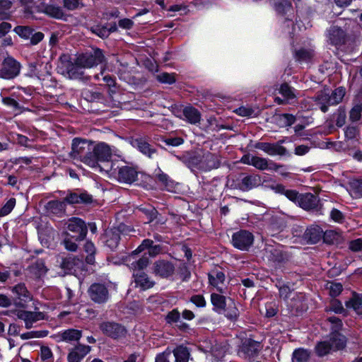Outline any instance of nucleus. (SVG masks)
<instances>
[{
	"label": "nucleus",
	"instance_id": "obj_16",
	"mask_svg": "<svg viewBox=\"0 0 362 362\" xmlns=\"http://www.w3.org/2000/svg\"><path fill=\"white\" fill-rule=\"evenodd\" d=\"M153 273L161 278H167L171 276L175 270L173 264L166 260L159 259L153 263Z\"/></svg>",
	"mask_w": 362,
	"mask_h": 362
},
{
	"label": "nucleus",
	"instance_id": "obj_21",
	"mask_svg": "<svg viewBox=\"0 0 362 362\" xmlns=\"http://www.w3.org/2000/svg\"><path fill=\"white\" fill-rule=\"evenodd\" d=\"M319 202L320 200L317 196L311 193H305L300 194L298 204L301 208L305 210H310L316 209Z\"/></svg>",
	"mask_w": 362,
	"mask_h": 362
},
{
	"label": "nucleus",
	"instance_id": "obj_13",
	"mask_svg": "<svg viewBox=\"0 0 362 362\" xmlns=\"http://www.w3.org/2000/svg\"><path fill=\"white\" fill-rule=\"evenodd\" d=\"M100 328L103 334L113 339L124 337L127 334L126 329L123 326L115 322H103L100 325Z\"/></svg>",
	"mask_w": 362,
	"mask_h": 362
},
{
	"label": "nucleus",
	"instance_id": "obj_48",
	"mask_svg": "<svg viewBox=\"0 0 362 362\" xmlns=\"http://www.w3.org/2000/svg\"><path fill=\"white\" fill-rule=\"evenodd\" d=\"M84 250L88 254L86 256V262L90 264H93L95 262L94 254L95 252V247L93 243L86 242L84 245Z\"/></svg>",
	"mask_w": 362,
	"mask_h": 362
},
{
	"label": "nucleus",
	"instance_id": "obj_57",
	"mask_svg": "<svg viewBox=\"0 0 362 362\" xmlns=\"http://www.w3.org/2000/svg\"><path fill=\"white\" fill-rule=\"evenodd\" d=\"M157 178L158 181L163 185L167 190H171L173 187V182L169 179V177L166 174L163 173H159L157 175Z\"/></svg>",
	"mask_w": 362,
	"mask_h": 362
},
{
	"label": "nucleus",
	"instance_id": "obj_10",
	"mask_svg": "<svg viewBox=\"0 0 362 362\" xmlns=\"http://www.w3.org/2000/svg\"><path fill=\"white\" fill-rule=\"evenodd\" d=\"M253 242L254 235L252 233L245 230H240L233 233L232 236L233 245L243 251L248 250L253 244Z\"/></svg>",
	"mask_w": 362,
	"mask_h": 362
},
{
	"label": "nucleus",
	"instance_id": "obj_36",
	"mask_svg": "<svg viewBox=\"0 0 362 362\" xmlns=\"http://www.w3.org/2000/svg\"><path fill=\"white\" fill-rule=\"evenodd\" d=\"M225 312V316L230 320L235 321L239 316V311L236 307L234 300L229 298L228 303L223 310Z\"/></svg>",
	"mask_w": 362,
	"mask_h": 362
},
{
	"label": "nucleus",
	"instance_id": "obj_29",
	"mask_svg": "<svg viewBox=\"0 0 362 362\" xmlns=\"http://www.w3.org/2000/svg\"><path fill=\"white\" fill-rule=\"evenodd\" d=\"M345 33L341 28L333 26L328 31L330 43L334 45H341L345 42Z\"/></svg>",
	"mask_w": 362,
	"mask_h": 362
},
{
	"label": "nucleus",
	"instance_id": "obj_26",
	"mask_svg": "<svg viewBox=\"0 0 362 362\" xmlns=\"http://www.w3.org/2000/svg\"><path fill=\"white\" fill-rule=\"evenodd\" d=\"M256 147L259 148L267 153L270 156H283L286 153V148L277 144H270V143H259Z\"/></svg>",
	"mask_w": 362,
	"mask_h": 362
},
{
	"label": "nucleus",
	"instance_id": "obj_8",
	"mask_svg": "<svg viewBox=\"0 0 362 362\" xmlns=\"http://www.w3.org/2000/svg\"><path fill=\"white\" fill-rule=\"evenodd\" d=\"M21 69V64L13 57H6L0 69V78L4 79H13L18 76Z\"/></svg>",
	"mask_w": 362,
	"mask_h": 362
},
{
	"label": "nucleus",
	"instance_id": "obj_52",
	"mask_svg": "<svg viewBox=\"0 0 362 362\" xmlns=\"http://www.w3.org/2000/svg\"><path fill=\"white\" fill-rule=\"evenodd\" d=\"M156 78L161 83L172 84L175 82L174 74H168L166 72L161 73L156 76Z\"/></svg>",
	"mask_w": 362,
	"mask_h": 362
},
{
	"label": "nucleus",
	"instance_id": "obj_18",
	"mask_svg": "<svg viewBox=\"0 0 362 362\" xmlns=\"http://www.w3.org/2000/svg\"><path fill=\"white\" fill-rule=\"evenodd\" d=\"M90 351V346L78 344L72 349L67 356L69 362H80Z\"/></svg>",
	"mask_w": 362,
	"mask_h": 362
},
{
	"label": "nucleus",
	"instance_id": "obj_41",
	"mask_svg": "<svg viewBox=\"0 0 362 362\" xmlns=\"http://www.w3.org/2000/svg\"><path fill=\"white\" fill-rule=\"evenodd\" d=\"M30 272L36 277H40L45 275L47 271L45 262L42 259H37L30 266Z\"/></svg>",
	"mask_w": 362,
	"mask_h": 362
},
{
	"label": "nucleus",
	"instance_id": "obj_24",
	"mask_svg": "<svg viewBox=\"0 0 362 362\" xmlns=\"http://www.w3.org/2000/svg\"><path fill=\"white\" fill-rule=\"evenodd\" d=\"M64 201L65 204L68 203L69 204H88L92 202L93 198L91 195L86 192H83L81 194L70 192L66 195Z\"/></svg>",
	"mask_w": 362,
	"mask_h": 362
},
{
	"label": "nucleus",
	"instance_id": "obj_63",
	"mask_svg": "<svg viewBox=\"0 0 362 362\" xmlns=\"http://www.w3.org/2000/svg\"><path fill=\"white\" fill-rule=\"evenodd\" d=\"M349 249L353 252L362 250V238H358L349 243Z\"/></svg>",
	"mask_w": 362,
	"mask_h": 362
},
{
	"label": "nucleus",
	"instance_id": "obj_17",
	"mask_svg": "<svg viewBox=\"0 0 362 362\" xmlns=\"http://www.w3.org/2000/svg\"><path fill=\"white\" fill-rule=\"evenodd\" d=\"M45 314L42 312H31L27 310H19L17 313V317L25 322V328L30 329L35 322L43 320Z\"/></svg>",
	"mask_w": 362,
	"mask_h": 362
},
{
	"label": "nucleus",
	"instance_id": "obj_1",
	"mask_svg": "<svg viewBox=\"0 0 362 362\" xmlns=\"http://www.w3.org/2000/svg\"><path fill=\"white\" fill-rule=\"evenodd\" d=\"M110 173L119 182L124 184H132L138 177V170L135 167L116 160L112 161Z\"/></svg>",
	"mask_w": 362,
	"mask_h": 362
},
{
	"label": "nucleus",
	"instance_id": "obj_44",
	"mask_svg": "<svg viewBox=\"0 0 362 362\" xmlns=\"http://www.w3.org/2000/svg\"><path fill=\"white\" fill-rule=\"evenodd\" d=\"M279 93L285 98V100L287 103L296 97L294 89L289 86L287 83H283L281 85Z\"/></svg>",
	"mask_w": 362,
	"mask_h": 362
},
{
	"label": "nucleus",
	"instance_id": "obj_5",
	"mask_svg": "<svg viewBox=\"0 0 362 362\" xmlns=\"http://www.w3.org/2000/svg\"><path fill=\"white\" fill-rule=\"evenodd\" d=\"M346 344L345 337L340 333H331L329 339L320 341L315 346L318 356L322 357L330 353L343 349Z\"/></svg>",
	"mask_w": 362,
	"mask_h": 362
},
{
	"label": "nucleus",
	"instance_id": "obj_53",
	"mask_svg": "<svg viewBox=\"0 0 362 362\" xmlns=\"http://www.w3.org/2000/svg\"><path fill=\"white\" fill-rule=\"evenodd\" d=\"M362 112V104H356L350 111L349 117L352 122H356L360 119Z\"/></svg>",
	"mask_w": 362,
	"mask_h": 362
},
{
	"label": "nucleus",
	"instance_id": "obj_49",
	"mask_svg": "<svg viewBox=\"0 0 362 362\" xmlns=\"http://www.w3.org/2000/svg\"><path fill=\"white\" fill-rule=\"evenodd\" d=\"M45 13L56 18H62L64 15L62 8L56 6H47L45 8Z\"/></svg>",
	"mask_w": 362,
	"mask_h": 362
},
{
	"label": "nucleus",
	"instance_id": "obj_30",
	"mask_svg": "<svg viewBox=\"0 0 362 362\" xmlns=\"http://www.w3.org/2000/svg\"><path fill=\"white\" fill-rule=\"evenodd\" d=\"M12 292L23 303H26L33 299L31 293L28 291L24 284H18L13 286Z\"/></svg>",
	"mask_w": 362,
	"mask_h": 362
},
{
	"label": "nucleus",
	"instance_id": "obj_9",
	"mask_svg": "<svg viewBox=\"0 0 362 362\" xmlns=\"http://www.w3.org/2000/svg\"><path fill=\"white\" fill-rule=\"evenodd\" d=\"M243 162L260 170H272L277 171L279 168H283V165H278L269 159L254 156L243 157Z\"/></svg>",
	"mask_w": 362,
	"mask_h": 362
},
{
	"label": "nucleus",
	"instance_id": "obj_55",
	"mask_svg": "<svg viewBox=\"0 0 362 362\" xmlns=\"http://www.w3.org/2000/svg\"><path fill=\"white\" fill-rule=\"evenodd\" d=\"M14 31L21 37L28 39L31 36L33 30L28 26H17Z\"/></svg>",
	"mask_w": 362,
	"mask_h": 362
},
{
	"label": "nucleus",
	"instance_id": "obj_22",
	"mask_svg": "<svg viewBox=\"0 0 362 362\" xmlns=\"http://www.w3.org/2000/svg\"><path fill=\"white\" fill-rule=\"evenodd\" d=\"M260 342L255 341L252 339H247L243 343L240 351L245 356H254L262 349Z\"/></svg>",
	"mask_w": 362,
	"mask_h": 362
},
{
	"label": "nucleus",
	"instance_id": "obj_39",
	"mask_svg": "<svg viewBox=\"0 0 362 362\" xmlns=\"http://www.w3.org/2000/svg\"><path fill=\"white\" fill-rule=\"evenodd\" d=\"M175 362H188L189 351L184 346H179L173 350Z\"/></svg>",
	"mask_w": 362,
	"mask_h": 362
},
{
	"label": "nucleus",
	"instance_id": "obj_2",
	"mask_svg": "<svg viewBox=\"0 0 362 362\" xmlns=\"http://www.w3.org/2000/svg\"><path fill=\"white\" fill-rule=\"evenodd\" d=\"M93 142L86 139L75 138L72 141L70 157L83 162L87 165H93L94 159L90 158Z\"/></svg>",
	"mask_w": 362,
	"mask_h": 362
},
{
	"label": "nucleus",
	"instance_id": "obj_23",
	"mask_svg": "<svg viewBox=\"0 0 362 362\" xmlns=\"http://www.w3.org/2000/svg\"><path fill=\"white\" fill-rule=\"evenodd\" d=\"M132 145L149 158H152L153 155L156 153V149L148 143L144 137H138L132 139Z\"/></svg>",
	"mask_w": 362,
	"mask_h": 362
},
{
	"label": "nucleus",
	"instance_id": "obj_14",
	"mask_svg": "<svg viewBox=\"0 0 362 362\" xmlns=\"http://www.w3.org/2000/svg\"><path fill=\"white\" fill-rule=\"evenodd\" d=\"M67 228L73 232L78 233L76 238V241L83 240L87 235L88 229L85 222L76 217H73L67 221Z\"/></svg>",
	"mask_w": 362,
	"mask_h": 362
},
{
	"label": "nucleus",
	"instance_id": "obj_43",
	"mask_svg": "<svg viewBox=\"0 0 362 362\" xmlns=\"http://www.w3.org/2000/svg\"><path fill=\"white\" fill-rule=\"evenodd\" d=\"M276 190L284 194L288 199L294 202H298L300 194L293 189H286L283 185H278L276 187Z\"/></svg>",
	"mask_w": 362,
	"mask_h": 362
},
{
	"label": "nucleus",
	"instance_id": "obj_12",
	"mask_svg": "<svg viewBox=\"0 0 362 362\" xmlns=\"http://www.w3.org/2000/svg\"><path fill=\"white\" fill-rule=\"evenodd\" d=\"M69 57L63 55L60 57L62 64L65 68L66 74L70 79H80L82 78L84 74L83 71V67L77 64L76 59L74 62L69 60Z\"/></svg>",
	"mask_w": 362,
	"mask_h": 362
},
{
	"label": "nucleus",
	"instance_id": "obj_62",
	"mask_svg": "<svg viewBox=\"0 0 362 362\" xmlns=\"http://www.w3.org/2000/svg\"><path fill=\"white\" fill-rule=\"evenodd\" d=\"M180 317V314L177 310L174 309L166 316V320L168 323L177 322Z\"/></svg>",
	"mask_w": 362,
	"mask_h": 362
},
{
	"label": "nucleus",
	"instance_id": "obj_45",
	"mask_svg": "<svg viewBox=\"0 0 362 362\" xmlns=\"http://www.w3.org/2000/svg\"><path fill=\"white\" fill-rule=\"evenodd\" d=\"M153 245V240L149 239L144 240L141 244L134 251L128 255L127 259L130 261L132 259H134V256H136L138 253L144 251L146 249L149 250Z\"/></svg>",
	"mask_w": 362,
	"mask_h": 362
},
{
	"label": "nucleus",
	"instance_id": "obj_64",
	"mask_svg": "<svg viewBox=\"0 0 362 362\" xmlns=\"http://www.w3.org/2000/svg\"><path fill=\"white\" fill-rule=\"evenodd\" d=\"M358 131L355 127H348L345 130V136L348 139H353L357 138Z\"/></svg>",
	"mask_w": 362,
	"mask_h": 362
},
{
	"label": "nucleus",
	"instance_id": "obj_7",
	"mask_svg": "<svg viewBox=\"0 0 362 362\" xmlns=\"http://www.w3.org/2000/svg\"><path fill=\"white\" fill-rule=\"evenodd\" d=\"M263 257L275 265L285 263L289 259L288 255L279 246L268 245L264 249Z\"/></svg>",
	"mask_w": 362,
	"mask_h": 362
},
{
	"label": "nucleus",
	"instance_id": "obj_37",
	"mask_svg": "<svg viewBox=\"0 0 362 362\" xmlns=\"http://www.w3.org/2000/svg\"><path fill=\"white\" fill-rule=\"evenodd\" d=\"M322 238L324 242L329 245L339 244L342 240L341 235L334 230L325 231Z\"/></svg>",
	"mask_w": 362,
	"mask_h": 362
},
{
	"label": "nucleus",
	"instance_id": "obj_4",
	"mask_svg": "<svg viewBox=\"0 0 362 362\" xmlns=\"http://www.w3.org/2000/svg\"><path fill=\"white\" fill-rule=\"evenodd\" d=\"M112 155L122 157L121 151L115 146H110L105 142H100L95 145L93 144L90 158L94 159V163L89 166L95 168L99 162H108Z\"/></svg>",
	"mask_w": 362,
	"mask_h": 362
},
{
	"label": "nucleus",
	"instance_id": "obj_28",
	"mask_svg": "<svg viewBox=\"0 0 362 362\" xmlns=\"http://www.w3.org/2000/svg\"><path fill=\"white\" fill-rule=\"evenodd\" d=\"M120 234L119 229L112 228L107 230L104 234V240L106 245L112 250H115L119 242Z\"/></svg>",
	"mask_w": 362,
	"mask_h": 362
},
{
	"label": "nucleus",
	"instance_id": "obj_54",
	"mask_svg": "<svg viewBox=\"0 0 362 362\" xmlns=\"http://www.w3.org/2000/svg\"><path fill=\"white\" fill-rule=\"evenodd\" d=\"M329 295L332 297L339 296L342 291V285L340 283L330 282L327 284Z\"/></svg>",
	"mask_w": 362,
	"mask_h": 362
},
{
	"label": "nucleus",
	"instance_id": "obj_20",
	"mask_svg": "<svg viewBox=\"0 0 362 362\" xmlns=\"http://www.w3.org/2000/svg\"><path fill=\"white\" fill-rule=\"evenodd\" d=\"M261 184L262 179L259 175H250L243 177L238 186L243 191H249L259 187Z\"/></svg>",
	"mask_w": 362,
	"mask_h": 362
},
{
	"label": "nucleus",
	"instance_id": "obj_56",
	"mask_svg": "<svg viewBox=\"0 0 362 362\" xmlns=\"http://www.w3.org/2000/svg\"><path fill=\"white\" fill-rule=\"evenodd\" d=\"M344 310L342 304L337 299H333L330 305L327 308V311H332L335 313H341Z\"/></svg>",
	"mask_w": 362,
	"mask_h": 362
},
{
	"label": "nucleus",
	"instance_id": "obj_51",
	"mask_svg": "<svg viewBox=\"0 0 362 362\" xmlns=\"http://www.w3.org/2000/svg\"><path fill=\"white\" fill-rule=\"evenodd\" d=\"M16 205V199L11 198L0 209V217H3L9 214L13 209Z\"/></svg>",
	"mask_w": 362,
	"mask_h": 362
},
{
	"label": "nucleus",
	"instance_id": "obj_46",
	"mask_svg": "<svg viewBox=\"0 0 362 362\" xmlns=\"http://www.w3.org/2000/svg\"><path fill=\"white\" fill-rule=\"evenodd\" d=\"M314 56L312 49H300L296 52L295 57L299 62H308Z\"/></svg>",
	"mask_w": 362,
	"mask_h": 362
},
{
	"label": "nucleus",
	"instance_id": "obj_15",
	"mask_svg": "<svg viewBox=\"0 0 362 362\" xmlns=\"http://www.w3.org/2000/svg\"><path fill=\"white\" fill-rule=\"evenodd\" d=\"M88 293L91 300L97 303H105L109 298L107 288L100 284L91 285L88 289Z\"/></svg>",
	"mask_w": 362,
	"mask_h": 362
},
{
	"label": "nucleus",
	"instance_id": "obj_47",
	"mask_svg": "<svg viewBox=\"0 0 362 362\" xmlns=\"http://www.w3.org/2000/svg\"><path fill=\"white\" fill-rule=\"evenodd\" d=\"M274 7L279 13L284 14L291 8V4L288 0H276Z\"/></svg>",
	"mask_w": 362,
	"mask_h": 362
},
{
	"label": "nucleus",
	"instance_id": "obj_3",
	"mask_svg": "<svg viewBox=\"0 0 362 362\" xmlns=\"http://www.w3.org/2000/svg\"><path fill=\"white\" fill-rule=\"evenodd\" d=\"M344 95L345 89L342 87H339L331 93L326 90L319 92L314 97V100L320 109L323 112H326L328 110L329 106L339 104L341 102Z\"/></svg>",
	"mask_w": 362,
	"mask_h": 362
},
{
	"label": "nucleus",
	"instance_id": "obj_31",
	"mask_svg": "<svg viewBox=\"0 0 362 362\" xmlns=\"http://www.w3.org/2000/svg\"><path fill=\"white\" fill-rule=\"evenodd\" d=\"M81 332L75 329H69L64 330L57 335L58 341L71 342L78 341L81 337Z\"/></svg>",
	"mask_w": 362,
	"mask_h": 362
},
{
	"label": "nucleus",
	"instance_id": "obj_40",
	"mask_svg": "<svg viewBox=\"0 0 362 362\" xmlns=\"http://www.w3.org/2000/svg\"><path fill=\"white\" fill-rule=\"evenodd\" d=\"M211 301L215 307V310L219 313L225 309V307L228 303L226 298L218 293H212L211 295Z\"/></svg>",
	"mask_w": 362,
	"mask_h": 362
},
{
	"label": "nucleus",
	"instance_id": "obj_59",
	"mask_svg": "<svg viewBox=\"0 0 362 362\" xmlns=\"http://www.w3.org/2000/svg\"><path fill=\"white\" fill-rule=\"evenodd\" d=\"M328 321L331 323V329L333 330L332 333H339L338 330L342 327V322L337 317H330Z\"/></svg>",
	"mask_w": 362,
	"mask_h": 362
},
{
	"label": "nucleus",
	"instance_id": "obj_6",
	"mask_svg": "<svg viewBox=\"0 0 362 362\" xmlns=\"http://www.w3.org/2000/svg\"><path fill=\"white\" fill-rule=\"evenodd\" d=\"M104 59L105 56L102 50L95 49L92 52L78 55L76 57V63L85 69H89L101 64Z\"/></svg>",
	"mask_w": 362,
	"mask_h": 362
},
{
	"label": "nucleus",
	"instance_id": "obj_27",
	"mask_svg": "<svg viewBox=\"0 0 362 362\" xmlns=\"http://www.w3.org/2000/svg\"><path fill=\"white\" fill-rule=\"evenodd\" d=\"M346 190L354 199L362 198V179L351 178L346 185Z\"/></svg>",
	"mask_w": 362,
	"mask_h": 362
},
{
	"label": "nucleus",
	"instance_id": "obj_32",
	"mask_svg": "<svg viewBox=\"0 0 362 362\" xmlns=\"http://www.w3.org/2000/svg\"><path fill=\"white\" fill-rule=\"evenodd\" d=\"M323 236V230L319 226H311L305 232V238L312 244L318 243Z\"/></svg>",
	"mask_w": 362,
	"mask_h": 362
},
{
	"label": "nucleus",
	"instance_id": "obj_60",
	"mask_svg": "<svg viewBox=\"0 0 362 362\" xmlns=\"http://www.w3.org/2000/svg\"><path fill=\"white\" fill-rule=\"evenodd\" d=\"M64 7L69 11L78 8L82 4L79 0H63Z\"/></svg>",
	"mask_w": 362,
	"mask_h": 362
},
{
	"label": "nucleus",
	"instance_id": "obj_33",
	"mask_svg": "<svg viewBox=\"0 0 362 362\" xmlns=\"http://www.w3.org/2000/svg\"><path fill=\"white\" fill-rule=\"evenodd\" d=\"M183 115L186 120L191 124L199 123L201 120V114L197 109L192 106H187L183 109Z\"/></svg>",
	"mask_w": 362,
	"mask_h": 362
},
{
	"label": "nucleus",
	"instance_id": "obj_34",
	"mask_svg": "<svg viewBox=\"0 0 362 362\" xmlns=\"http://www.w3.org/2000/svg\"><path fill=\"white\" fill-rule=\"evenodd\" d=\"M134 276L135 278V283L136 286L143 290L150 288L154 285V282L151 281L148 278V275L144 272H140L134 274Z\"/></svg>",
	"mask_w": 362,
	"mask_h": 362
},
{
	"label": "nucleus",
	"instance_id": "obj_38",
	"mask_svg": "<svg viewBox=\"0 0 362 362\" xmlns=\"http://www.w3.org/2000/svg\"><path fill=\"white\" fill-rule=\"evenodd\" d=\"M128 256L126 257V262H127V265L133 270H141L147 267L149 263L148 258L147 257H142L137 260H134L132 259L130 261L127 259Z\"/></svg>",
	"mask_w": 362,
	"mask_h": 362
},
{
	"label": "nucleus",
	"instance_id": "obj_35",
	"mask_svg": "<svg viewBox=\"0 0 362 362\" xmlns=\"http://www.w3.org/2000/svg\"><path fill=\"white\" fill-rule=\"evenodd\" d=\"M346 306L349 309H353L358 315H362V295L354 294L346 302Z\"/></svg>",
	"mask_w": 362,
	"mask_h": 362
},
{
	"label": "nucleus",
	"instance_id": "obj_61",
	"mask_svg": "<svg viewBox=\"0 0 362 362\" xmlns=\"http://www.w3.org/2000/svg\"><path fill=\"white\" fill-rule=\"evenodd\" d=\"M235 112L242 117H251L255 115V110L252 108L243 106L236 109Z\"/></svg>",
	"mask_w": 362,
	"mask_h": 362
},
{
	"label": "nucleus",
	"instance_id": "obj_50",
	"mask_svg": "<svg viewBox=\"0 0 362 362\" xmlns=\"http://www.w3.org/2000/svg\"><path fill=\"white\" fill-rule=\"evenodd\" d=\"M81 263V261L78 259H75L74 257H67L63 259L61 266L62 268L66 270L67 272H71L74 267Z\"/></svg>",
	"mask_w": 362,
	"mask_h": 362
},
{
	"label": "nucleus",
	"instance_id": "obj_58",
	"mask_svg": "<svg viewBox=\"0 0 362 362\" xmlns=\"http://www.w3.org/2000/svg\"><path fill=\"white\" fill-rule=\"evenodd\" d=\"M346 112L341 107H339L337 110V116L336 119V124L339 127H341L346 123Z\"/></svg>",
	"mask_w": 362,
	"mask_h": 362
},
{
	"label": "nucleus",
	"instance_id": "obj_42",
	"mask_svg": "<svg viewBox=\"0 0 362 362\" xmlns=\"http://www.w3.org/2000/svg\"><path fill=\"white\" fill-rule=\"evenodd\" d=\"M310 358V352L304 349H296L293 353L292 362H307Z\"/></svg>",
	"mask_w": 362,
	"mask_h": 362
},
{
	"label": "nucleus",
	"instance_id": "obj_11",
	"mask_svg": "<svg viewBox=\"0 0 362 362\" xmlns=\"http://www.w3.org/2000/svg\"><path fill=\"white\" fill-rule=\"evenodd\" d=\"M196 158L198 159L196 164L205 170H210L219 167L220 162L218 156L210 152H197Z\"/></svg>",
	"mask_w": 362,
	"mask_h": 362
},
{
	"label": "nucleus",
	"instance_id": "obj_25",
	"mask_svg": "<svg viewBox=\"0 0 362 362\" xmlns=\"http://www.w3.org/2000/svg\"><path fill=\"white\" fill-rule=\"evenodd\" d=\"M225 275L221 271H213L209 274V281L210 284L216 288L220 293L225 292Z\"/></svg>",
	"mask_w": 362,
	"mask_h": 362
},
{
	"label": "nucleus",
	"instance_id": "obj_19",
	"mask_svg": "<svg viewBox=\"0 0 362 362\" xmlns=\"http://www.w3.org/2000/svg\"><path fill=\"white\" fill-rule=\"evenodd\" d=\"M66 206L64 201L52 200L45 205V209L48 214L62 217L65 214Z\"/></svg>",
	"mask_w": 362,
	"mask_h": 362
}]
</instances>
